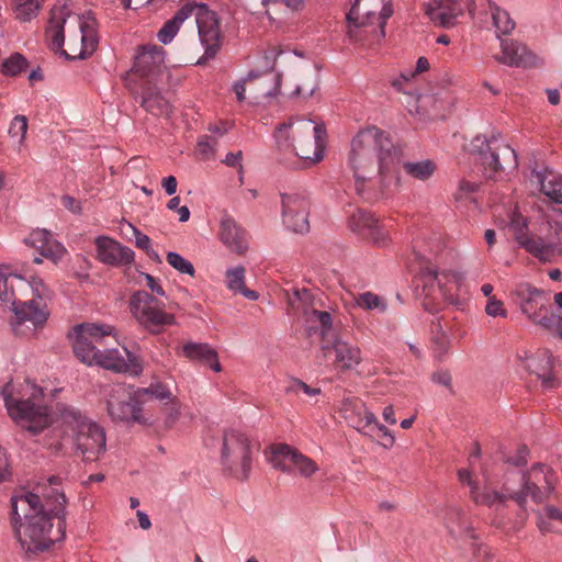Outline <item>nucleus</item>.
<instances>
[{
	"instance_id": "nucleus-1",
	"label": "nucleus",
	"mask_w": 562,
	"mask_h": 562,
	"mask_svg": "<svg viewBox=\"0 0 562 562\" xmlns=\"http://www.w3.org/2000/svg\"><path fill=\"white\" fill-rule=\"evenodd\" d=\"M59 483L58 476H50L48 485L22 491L10 499V521L26 552L46 551L66 536L67 498Z\"/></svg>"
},
{
	"instance_id": "nucleus-2",
	"label": "nucleus",
	"mask_w": 562,
	"mask_h": 562,
	"mask_svg": "<svg viewBox=\"0 0 562 562\" xmlns=\"http://www.w3.org/2000/svg\"><path fill=\"white\" fill-rule=\"evenodd\" d=\"M348 164L355 191L368 202L392 196L400 188V151L380 128L361 130L351 140Z\"/></svg>"
},
{
	"instance_id": "nucleus-3",
	"label": "nucleus",
	"mask_w": 562,
	"mask_h": 562,
	"mask_svg": "<svg viewBox=\"0 0 562 562\" xmlns=\"http://www.w3.org/2000/svg\"><path fill=\"white\" fill-rule=\"evenodd\" d=\"M114 336V327L109 324L82 323L72 328V351L82 363L98 366L115 373L139 375L143 371L142 360L124 348L126 358L119 349L105 348L104 340Z\"/></svg>"
},
{
	"instance_id": "nucleus-4",
	"label": "nucleus",
	"mask_w": 562,
	"mask_h": 562,
	"mask_svg": "<svg viewBox=\"0 0 562 562\" xmlns=\"http://www.w3.org/2000/svg\"><path fill=\"white\" fill-rule=\"evenodd\" d=\"M276 139L283 151H291L299 157L304 167H310L323 159L326 131L323 125L312 120L300 119L282 123L277 127Z\"/></svg>"
},
{
	"instance_id": "nucleus-5",
	"label": "nucleus",
	"mask_w": 562,
	"mask_h": 562,
	"mask_svg": "<svg viewBox=\"0 0 562 562\" xmlns=\"http://www.w3.org/2000/svg\"><path fill=\"white\" fill-rule=\"evenodd\" d=\"M462 277L453 271H438L434 267H425L416 277V289L424 308L429 313H438L445 304L462 310L465 300L458 292Z\"/></svg>"
},
{
	"instance_id": "nucleus-6",
	"label": "nucleus",
	"mask_w": 562,
	"mask_h": 562,
	"mask_svg": "<svg viewBox=\"0 0 562 562\" xmlns=\"http://www.w3.org/2000/svg\"><path fill=\"white\" fill-rule=\"evenodd\" d=\"M393 14L392 0H355L347 13L348 36L355 42H379Z\"/></svg>"
},
{
	"instance_id": "nucleus-7",
	"label": "nucleus",
	"mask_w": 562,
	"mask_h": 562,
	"mask_svg": "<svg viewBox=\"0 0 562 562\" xmlns=\"http://www.w3.org/2000/svg\"><path fill=\"white\" fill-rule=\"evenodd\" d=\"M32 392L27 398H14L10 393L8 383L2 390V396L9 416L21 427L37 435L47 428L53 416L49 408L43 404V390L36 385H31Z\"/></svg>"
},
{
	"instance_id": "nucleus-8",
	"label": "nucleus",
	"mask_w": 562,
	"mask_h": 562,
	"mask_svg": "<svg viewBox=\"0 0 562 562\" xmlns=\"http://www.w3.org/2000/svg\"><path fill=\"white\" fill-rule=\"evenodd\" d=\"M60 416L63 423L71 430L75 448L81 453L82 460L97 461L105 452L104 429L72 407L61 409Z\"/></svg>"
},
{
	"instance_id": "nucleus-9",
	"label": "nucleus",
	"mask_w": 562,
	"mask_h": 562,
	"mask_svg": "<svg viewBox=\"0 0 562 562\" xmlns=\"http://www.w3.org/2000/svg\"><path fill=\"white\" fill-rule=\"evenodd\" d=\"M472 151L487 179H497L502 173L517 169L516 151L495 135L490 138L476 136L472 140Z\"/></svg>"
},
{
	"instance_id": "nucleus-10",
	"label": "nucleus",
	"mask_w": 562,
	"mask_h": 562,
	"mask_svg": "<svg viewBox=\"0 0 562 562\" xmlns=\"http://www.w3.org/2000/svg\"><path fill=\"white\" fill-rule=\"evenodd\" d=\"M520 311L533 324L548 330H555L562 338V316L555 314L550 305L549 294L528 282L517 284L515 289Z\"/></svg>"
},
{
	"instance_id": "nucleus-11",
	"label": "nucleus",
	"mask_w": 562,
	"mask_h": 562,
	"mask_svg": "<svg viewBox=\"0 0 562 562\" xmlns=\"http://www.w3.org/2000/svg\"><path fill=\"white\" fill-rule=\"evenodd\" d=\"M220 461L226 475L238 481L248 480L252 464V450L249 438L236 429L225 430Z\"/></svg>"
},
{
	"instance_id": "nucleus-12",
	"label": "nucleus",
	"mask_w": 562,
	"mask_h": 562,
	"mask_svg": "<svg viewBox=\"0 0 562 562\" xmlns=\"http://www.w3.org/2000/svg\"><path fill=\"white\" fill-rule=\"evenodd\" d=\"M128 308L137 324L151 334H159L166 326L176 324L173 314L165 311V304L144 290L130 296Z\"/></svg>"
},
{
	"instance_id": "nucleus-13",
	"label": "nucleus",
	"mask_w": 562,
	"mask_h": 562,
	"mask_svg": "<svg viewBox=\"0 0 562 562\" xmlns=\"http://www.w3.org/2000/svg\"><path fill=\"white\" fill-rule=\"evenodd\" d=\"M521 488L509 494L519 506H524L527 497L535 503H543L554 491L557 473L543 463L533 464L530 470L520 474Z\"/></svg>"
},
{
	"instance_id": "nucleus-14",
	"label": "nucleus",
	"mask_w": 562,
	"mask_h": 562,
	"mask_svg": "<svg viewBox=\"0 0 562 562\" xmlns=\"http://www.w3.org/2000/svg\"><path fill=\"white\" fill-rule=\"evenodd\" d=\"M184 8H189L188 19L195 18L199 37L205 47L203 56L198 60V65L204 64L206 60L214 58L221 48V29L216 12L210 10L205 3L189 1L184 3Z\"/></svg>"
},
{
	"instance_id": "nucleus-15",
	"label": "nucleus",
	"mask_w": 562,
	"mask_h": 562,
	"mask_svg": "<svg viewBox=\"0 0 562 562\" xmlns=\"http://www.w3.org/2000/svg\"><path fill=\"white\" fill-rule=\"evenodd\" d=\"M106 409L115 423H145L142 416L140 398L131 385H112L108 394Z\"/></svg>"
},
{
	"instance_id": "nucleus-16",
	"label": "nucleus",
	"mask_w": 562,
	"mask_h": 562,
	"mask_svg": "<svg viewBox=\"0 0 562 562\" xmlns=\"http://www.w3.org/2000/svg\"><path fill=\"white\" fill-rule=\"evenodd\" d=\"M34 297L29 301H13L12 312L15 315L16 324L30 322L33 326L44 325L49 316L46 301L50 299V292L38 277L30 281Z\"/></svg>"
},
{
	"instance_id": "nucleus-17",
	"label": "nucleus",
	"mask_w": 562,
	"mask_h": 562,
	"mask_svg": "<svg viewBox=\"0 0 562 562\" xmlns=\"http://www.w3.org/2000/svg\"><path fill=\"white\" fill-rule=\"evenodd\" d=\"M314 296L307 289L295 290L293 296L289 299L290 305L295 311H301L310 323L306 326L307 336L318 334L324 340L331 329V315L326 311H317L313 307Z\"/></svg>"
},
{
	"instance_id": "nucleus-18",
	"label": "nucleus",
	"mask_w": 562,
	"mask_h": 562,
	"mask_svg": "<svg viewBox=\"0 0 562 562\" xmlns=\"http://www.w3.org/2000/svg\"><path fill=\"white\" fill-rule=\"evenodd\" d=\"M282 221L292 232L304 234L310 231V202L301 193H282Z\"/></svg>"
},
{
	"instance_id": "nucleus-19",
	"label": "nucleus",
	"mask_w": 562,
	"mask_h": 562,
	"mask_svg": "<svg viewBox=\"0 0 562 562\" xmlns=\"http://www.w3.org/2000/svg\"><path fill=\"white\" fill-rule=\"evenodd\" d=\"M97 257L108 266L125 267L134 261L135 252L113 238L99 236L95 239Z\"/></svg>"
},
{
	"instance_id": "nucleus-20",
	"label": "nucleus",
	"mask_w": 562,
	"mask_h": 562,
	"mask_svg": "<svg viewBox=\"0 0 562 562\" xmlns=\"http://www.w3.org/2000/svg\"><path fill=\"white\" fill-rule=\"evenodd\" d=\"M322 349H334L335 361L342 372L355 369L362 361L361 350L357 346L338 338L333 328L325 340L322 338Z\"/></svg>"
},
{
	"instance_id": "nucleus-21",
	"label": "nucleus",
	"mask_w": 562,
	"mask_h": 562,
	"mask_svg": "<svg viewBox=\"0 0 562 562\" xmlns=\"http://www.w3.org/2000/svg\"><path fill=\"white\" fill-rule=\"evenodd\" d=\"M165 61V50L157 45H144L135 56L133 69L140 77L154 79Z\"/></svg>"
},
{
	"instance_id": "nucleus-22",
	"label": "nucleus",
	"mask_w": 562,
	"mask_h": 562,
	"mask_svg": "<svg viewBox=\"0 0 562 562\" xmlns=\"http://www.w3.org/2000/svg\"><path fill=\"white\" fill-rule=\"evenodd\" d=\"M463 0H431L426 5V14L437 25L451 27L459 15L463 14Z\"/></svg>"
},
{
	"instance_id": "nucleus-23",
	"label": "nucleus",
	"mask_w": 562,
	"mask_h": 562,
	"mask_svg": "<svg viewBox=\"0 0 562 562\" xmlns=\"http://www.w3.org/2000/svg\"><path fill=\"white\" fill-rule=\"evenodd\" d=\"M341 413L347 424L363 435L375 423V415L359 398H347L342 402Z\"/></svg>"
},
{
	"instance_id": "nucleus-24",
	"label": "nucleus",
	"mask_w": 562,
	"mask_h": 562,
	"mask_svg": "<svg viewBox=\"0 0 562 562\" xmlns=\"http://www.w3.org/2000/svg\"><path fill=\"white\" fill-rule=\"evenodd\" d=\"M537 56L526 45L517 41H502V56L498 61L512 67H532L537 65Z\"/></svg>"
},
{
	"instance_id": "nucleus-25",
	"label": "nucleus",
	"mask_w": 562,
	"mask_h": 562,
	"mask_svg": "<svg viewBox=\"0 0 562 562\" xmlns=\"http://www.w3.org/2000/svg\"><path fill=\"white\" fill-rule=\"evenodd\" d=\"M220 239L232 251L244 255L248 249L246 232L232 218L225 216L220 225Z\"/></svg>"
},
{
	"instance_id": "nucleus-26",
	"label": "nucleus",
	"mask_w": 562,
	"mask_h": 562,
	"mask_svg": "<svg viewBox=\"0 0 562 562\" xmlns=\"http://www.w3.org/2000/svg\"><path fill=\"white\" fill-rule=\"evenodd\" d=\"M25 243L36 248L41 256L57 261L65 252L63 245L57 241L47 229H35L25 239Z\"/></svg>"
},
{
	"instance_id": "nucleus-27",
	"label": "nucleus",
	"mask_w": 562,
	"mask_h": 562,
	"mask_svg": "<svg viewBox=\"0 0 562 562\" xmlns=\"http://www.w3.org/2000/svg\"><path fill=\"white\" fill-rule=\"evenodd\" d=\"M76 18L78 20L81 40V50L79 56L85 58L95 50L99 43L97 32L98 23L94 15L90 11L81 15H77Z\"/></svg>"
},
{
	"instance_id": "nucleus-28",
	"label": "nucleus",
	"mask_w": 562,
	"mask_h": 562,
	"mask_svg": "<svg viewBox=\"0 0 562 562\" xmlns=\"http://www.w3.org/2000/svg\"><path fill=\"white\" fill-rule=\"evenodd\" d=\"M526 367L541 379L543 386L553 389L558 385V381L552 373L553 361L549 350L539 352L537 357L530 359Z\"/></svg>"
},
{
	"instance_id": "nucleus-29",
	"label": "nucleus",
	"mask_w": 562,
	"mask_h": 562,
	"mask_svg": "<svg viewBox=\"0 0 562 562\" xmlns=\"http://www.w3.org/2000/svg\"><path fill=\"white\" fill-rule=\"evenodd\" d=\"M139 98L140 106L154 115H169L171 112L169 101L155 86L147 85L143 87Z\"/></svg>"
},
{
	"instance_id": "nucleus-30",
	"label": "nucleus",
	"mask_w": 562,
	"mask_h": 562,
	"mask_svg": "<svg viewBox=\"0 0 562 562\" xmlns=\"http://www.w3.org/2000/svg\"><path fill=\"white\" fill-rule=\"evenodd\" d=\"M69 16L66 5L52 9L46 34L50 38L53 49L61 50L65 41L64 24Z\"/></svg>"
},
{
	"instance_id": "nucleus-31",
	"label": "nucleus",
	"mask_w": 562,
	"mask_h": 562,
	"mask_svg": "<svg viewBox=\"0 0 562 562\" xmlns=\"http://www.w3.org/2000/svg\"><path fill=\"white\" fill-rule=\"evenodd\" d=\"M521 248L541 261L550 262L562 255V247L558 243L546 244L542 238L524 239Z\"/></svg>"
},
{
	"instance_id": "nucleus-32",
	"label": "nucleus",
	"mask_w": 562,
	"mask_h": 562,
	"mask_svg": "<svg viewBox=\"0 0 562 562\" xmlns=\"http://www.w3.org/2000/svg\"><path fill=\"white\" fill-rule=\"evenodd\" d=\"M225 278L228 290L233 291L234 293H239L251 301H256L259 297V294L256 291L246 286V270L243 266L227 269Z\"/></svg>"
},
{
	"instance_id": "nucleus-33",
	"label": "nucleus",
	"mask_w": 562,
	"mask_h": 562,
	"mask_svg": "<svg viewBox=\"0 0 562 562\" xmlns=\"http://www.w3.org/2000/svg\"><path fill=\"white\" fill-rule=\"evenodd\" d=\"M136 392H137L139 398L143 395H150V396L155 397L156 400L165 402L166 404L171 403L172 407H171V412L169 414V419L173 423L178 418L179 406L177 404L176 397L172 395V393L167 387V385H165L160 382L151 383L147 387L136 389Z\"/></svg>"
},
{
	"instance_id": "nucleus-34",
	"label": "nucleus",
	"mask_w": 562,
	"mask_h": 562,
	"mask_svg": "<svg viewBox=\"0 0 562 562\" xmlns=\"http://www.w3.org/2000/svg\"><path fill=\"white\" fill-rule=\"evenodd\" d=\"M280 452L284 456L285 459L289 460V463L293 464L301 475L305 477L312 476L317 470L318 467L311 458L302 454L295 449H292L288 445H283L280 447Z\"/></svg>"
},
{
	"instance_id": "nucleus-35",
	"label": "nucleus",
	"mask_w": 562,
	"mask_h": 562,
	"mask_svg": "<svg viewBox=\"0 0 562 562\" xmlns=\"http://www.w3.org/2000/svg\"><path fill=\"white\" fill-rule=\"evenodd\" d=\"M538 527L542 532L562 533V507L546 505L538 514Z\"/></svg>"
},
{
	"instance_id": "nucleus-36",
	"label": "nucleus",
	"mask_w": 562,
	"mask_h": 562,
	"mask_svg": "<svg viewBox=\"0 0 562 562\" xmlns=\"http://www.w3.org/2000/svg\"><path fill=\"white\" fill-rule=\"evenodd\" d=\"M188 11L189 8H184L183 4L170 20L165 22L157 33V38L160 43L167 45L172 42L179 32L181 24L188 19Z\"/></svg>"
},
{
	"instance_id": "nucleus-37",
	"label": "nucleus",
	"mask_w": 562,
	"mask_h": 562,
	"mask_svg": "<svg viewBox=\"0 0 562 562\" xmlns=\"http://www.w3.org/2000/svg\"><path fill=\"white\" fill-rule=\"evenodd\" d=\"M402 167L408 177L419 181H426L430 179L437 168L436 164L430 159L405 161L403 162Z\"/></svg>"
},
{
	"instance_id": "nucleus-38",
	"label": "nucleus",
	"mask_w": 562,
	"mask_h": 562,
	"mask_svg": "<svg viewBox=\"0 0 562 562\" xmlns=\"http://www.w3.org/2000/svg\"><path fill=\"white\" fill-rule=\"evenodd\" d=\"M378 222L370 212L359 209L349 216L348 225L352 232L363 237Z\"/></svg>"
},
{
	"instance_id": "nucleus-39",
	"label": "nucleus",
	"mask_w": 562,
	"mask_h": 562,
	"mask_svg": "<svg viewBox=\"0 0 562 562\" xmlns=\"http://www.w3.org/2000/svg\"><path fill=\"white\" fill-rule=\"evenodd\" d=\"M182 352L186 358L204 363L209 362L210 358L216 356V350L204 342H187L182 348Z\"/></svg>"
},
{
	"instance_id": "nucleus-40",
	"label": "nucleus",
	"mask_w": 562,
	"mask_h": 562,
	"mask_svg": "<svg viewBox=\"0 0 562 562\" xmlns=\"http://www.w3.org/2000/svg\"><path fill=\"white\" fill-rule=\"evenodd\" d=\"M536 178L541 186V192L555 204L562 205V177H553L546 181L543 173L537 171Z\"/></svg>"
},
{
	"instance_id": "nucleus-41",
	"label": "nucleus",
	"mask_w": 562,
	"mask_h": 562,
	"mask_svg": "<svg viewBox=\"0 0 562 562\" xmlns=\"http://www.w3.org/2000/svg\"><path fill=\"white\" fill-rule=\"evenodd\" d=\"M493 24L496 29L497 36L501 34L506 35L510 33L515 27V22L510 19L507 11L493 4L491 5Z\"/></svg>"
},
{
	"instance_id": "nucleus-42",
	"label": "nucleus",
	"mask_w": 562,
	"mask_h": 562,
	"mask_svg": "<svg viewBox=\"0 0 562 562\" xmlns=\"http://www.w3.org/2000/svg\"><path fill=\"white\" fill-rule=\"evenodd\" d=\"M43 0H14L16 19L27 22L36 16Z\"/></svg>"
},
{
	"instance_id": "nucleus-43",
	"label": "nucleus",
	"mask_w": 562,
	"mask_h": 562,
	"mask_svg": "<svg viewBox=\"0 0 562 562\" xmlns=\"http://www.w3.org/2000/svg\"><path fill=\"white\" fill-rule=\"evenodd\" d=\"M27 66L26 58L20 53H14L3 60L1 71L5 76H18L25 71Z\"/></svg>"
},
{
	"instance_id": "nucleus-44",
	"label": "nucleus",
	"mask_w": 562,
	"mask_h": 562,
	"mask_svg": "<svg viewBox=\"0 0 562 562\" xmlns=\"http://www.w3.org/2000/svg\"><path fill=\"white\" fill-rule=\"evenodd\" d=\"M318 88L317 82V74L312 72L308 76H306L301 83H299L293 92L291 93V97H303V98H310L312 97L315 91Z\"/></svg>"
},
{
	"instance_id": "nucleus-45",
	"label": "nucleus",
	"mask_w": 562,
	"mask_h": 562,
	"mask_svg": "<svg viewBox=\"0 0 562 562\" xmlns=\"http://www.w3.org/2000/svg\"><path fill=\"white\" fill-rule=\"evenodd\" d=\"M166 260L173 269H176L180 273L194 277L195 269L193 265L184 257H182L180 254L169 251L166 256Z\"/></svg>"
},
{
	"instance_id": "nucleus-46",
	"label": "nucleus",
	"mask_w": 562,
	"mask_h": 562,
	"mask_svg": "<svg viewBox=\"0 0 562 562\" xmlns=\"http://www.w3.org/2000/svg\"><path fill=\"white\" fill-rule=\"evenodd\" d=\"M510 228L514 231L515 240L521 247L524 239H532L533 237L527 234V220L519 213H514L510 218Z\"/></svg>"
},
{
	"instance_id": "nucleus-47",
	"label": "nucleus",
	"mask_w": 562,
	"mask_h": 562,
	"mask_svg": "<svg viewBox=\"0 0 562 562\" xmlns=\"http://www.w3.org/2000/svg\"><path fill=\"white\" fill-rule=\"evenodd\" d=\"M27 133V119L24 115H16L11 121L9 127V135L14 138H19V144L22 145L24 143L25 136Z\"/></svg>"
},
{
	"instance_id": "nucleus-48",
	"label": "nucleus",
	"mask_w": 562,
	"mask_h": 562,
	"mask_svg": "<svg viewBox=\"0 0 562 562\" xmlns=\"http://www.w3.org/2000/svg\"><path fill=\"white\" fill-rule=\"evenodd\" d=\"M506 493H499V492H486L481 493L479 497L475 496V504H485V505H493L497 502L504 503L506 499L510 498L509 494L512 493L509 488L504 485Z\"/></svg>"
},
{
	"instance_id": "nucleus-49",
	"label": "nucleus",
	"mask_w": 562,
	"mask_h": 562,
	"mask_svg": "<svg viewBox=\"0 0 562 562\" xmlns=\"http://www.w3.org/2000/svg\"><path fill=\"white\" fill-rule=\"evenodd\" d=\"M374 430H376L381 435V438H382V440L380 441L381 446H383L386 449H390V448L393 447V445L395 442L394 436L392 435V432L383 424H380L378 422L376 417H375V423L372 424V426H370L368 428V432H369L368 436H371V434Z\"/></svg>"
},
{
	"instance_id": "nucleus-50",
	"label": "nucleus",
	"mask_w": 562,
	"mask_h": 562,
	"mask_svg": "<svg viewBox=\"0 0 562 562\" xmlns=\"http://www.w3.org/2000/svg\"><path fill=\"white\" fill-rule=\"evenodd\" d=\"M363 238L371 240L375 245L383 246L386 244L389 236H387V232L378 222L375 225H373L372 228H370L364 234Z\"/></svg>"
},
{
	"instance_id": "nucleus-51",
	"label": "nucleus",
	"mask_w": 562,
	"mask_h": 562,
	"mask_svg": "<svg viewBox=\"0 0 562 562\" xmlns=\"http://www.w3.org/2000/svg\"><path fill=\"white\" fill-rule=\"evenodd\" d=\"M357 304L366 310H374L379 308L380 306L382 307V310H384L385 307L381 299L376 294H373L371 292H364L360 294L357 299Z\"/></svg>"
},
{
	"instance_id": "nucleus-52",
	"label": "nucleus",
	"mask_w": 562,
	"mask_h": 562,
	"mask_svg": "<svg viewBox=\"0 0 562 562\" xmlns=\"http://www.w3.org/2000/svg\"><path fill=\"white\" fill-rule=\"evenodd\" d=\"M494 554L490 547L483 543H474L472 546L471 562H492Z\"/></svg>"
},
{
	"instance_id": "nucleus-53",
	"label": "nucleus",
	"mask_w": 562,
	"mask_h": 562,
	"mask_svg": "<svg viewBox=\"0 0 562 562\" xmlns=\"http://www.w3.org/2000/svg\"><path fill=\"white\" fill-rule=\"evenodd\" d=\"M485 312L492 317H506L507 311L504 308V304L501 300L495 296H491L485 306Z\"/></svg>"
},
{
	"instance_id": "nucleus-54",
	"label": "nucleus",
	"mask_w": 562,
	"mask_h": 562,
	"mask_svg": "<svg viewBox=\"0 0 562 562\" xmlns=\"http://www.w3.org/2000/svg\"><path fill=\"white\" fill-rule=\"evenodd\" d=\"M285 391L286 393L302 391L308 396H316L321 394L319 387H312L299 379H293L291 385L288 386Z\"/></svg>"
},
{
	"instance_id": "nucleus-55",
	"label": "nucleus",
	"mask_w": 562,
	"mask_h": 562,
	"mask_svg": "<svg viewBox=\"0 0 562 562\" xmlns=\"http://www.w3.org/2000/svg\"><path fill=\"white\" fill-rule=\"evenodd\" d=\"M529 449L526 445L520 446L517 449V453L514 457L506 458L505 462L514 467H525L528 462Z\"/></svg>"
},
{
	"instance_id": "nucleus-56",
	"label": "nucleus",
	"mask_w": 562,
	"mask_h": 562,
	"mask_svg": "<svg viewBox=\"0 0 562 562\" xmlns=\"http://www.w3.org/2000/svg\"><path fill=\"white\" fill-rule=\"evenodd\" d=\"M216 145L217 139L214 136L204 135L198 142L199 151L205 157L214 154Z\"/></svg>"
},
{
	"instance_id": "nucleus-57",
	"label": "nucleus",
	"mask_w": 562,
	"mask_h": 562,
	"mask_svg": "<svg viewBox=\"0 0 562 562\" xmlns=\"http://www.w3.org/2000/svg\"><path fill=\"white\" fill-rule=\"evenodd\" d=\"M431 333L434 335V340L436 344H438L440 346L446 345L447 334L443 330V326L441 324V317H438L431 322Z\"/></svg>"
},
{
	"instance_id": "nucleus-58",
	"label": "nucleus",
	"mask_w": 562,
	"mask_h": 562,
	"mask_svg": "<svg viewBox=\"0 0 562 562\" xmlns=\"http://www.w3.org/2000/svg\"><path fill=\"white\" fill-rule=\"evenodd\" d=\"M412 78L413 77H411V74H401L400 77L392 80L391 85L397 91L411 94L412 91L408 90L407 88L411 83Z\"/></svg>"
},
{
	"instance_id": "nucleus-59",
	"label": "nucleus",
	"mask_w": 562,
	"mask_h": 562,
	"mask_svg": "<svg viewBox=\"0 0 562 562\" xmlns=\"http://www.w3.org/2000/svg\"><path fill=\"white\" fill-rule=\"evenodd\" d=\"M241 159H243V151L238 150L236 153H228L226 155L225 159L223 160V162L225 165H227L228 167L237 168L238 173L241 176L243 171H244V167L241 165Z\"/></svg>"
},
{
	"instance_id": "nucleus-60",
	"label": "nucleus",
	"mask_w": 562,
	"mask_h": 562,
	"mask_svg": "<svg viewBox=\"0 0 562 562\" xmlns=\"http://www.w3.org/2000/svg\"><path fill=\"white\" fill-rule=\"evenodd\" d=\"M130 227L133 231V235L135 237V245L137 248L142 250H147L149 247H151L150 238L143 234L137 227L130 224Z\"/></svg>"
},
{
	"instance_id": "nucleus-61",
	"label": "nucleus",
	"mask_w": 562,
	"mask_h": 562,
	"mask_svg": "<svg viewBox=\"0 0 562 562\" xmlns=\"http://www.w3.org/2000/svg\"><path fill=\"white\" fill-rule=\"evenodd\" d=\"M289 460L284 458V456L280 452V448H278L271 458V463L274 469H278L282 472H290V465L288 464Z\"/></svg>"
},
{
	"instance_id": "nucleus-62",
	"label": "nucleus",
	"mask_w": 562,
	"mask_h": 562,
	"mask_svg": "<svg viewBox=\"0 0 562 562\" xmlns=\"http://www.w3.org/2000/svg\"><path fill=\"white\" fill-rule=\"evenodd\" d=\"M9 277L0 272V300L9 302L13 297V290L8 288Z\"/></svg>"
},
{
	"instance_id": "nucleus-63",
	"label": "nucleus",
	"mask_w": 562,
	"mask_h": 562,
	"mask_svg": "<svg viewBox=\"0 0 562 562\" xmlns=\"http://www.w3.org/2000/svg\"><path fill=\"white\" fill-rule=\"evenodd\" d=\"M140 276L145 278L146 285L150 289L151 293H156L160 296L165 295V291L156 278L148 273H140Z\"/></svg>"
},
{
	"instance_id": "nucleus-64",
	"label": "nucleus",
	"mask_w": 562,
	"mask_h": 562,
	"mask_svg": "<svg viewBox=\"0 0 562 562\" xmlns=\"http://www.w3.org/2000/svg\"><path fill=\"white\" fill-rule=\"evenodd\" d=\"M63 205L69 210L70 212L77 214L81 212V205L80 203L70 195H64L61 198Z\"/></svg>"
}]
</instances>
